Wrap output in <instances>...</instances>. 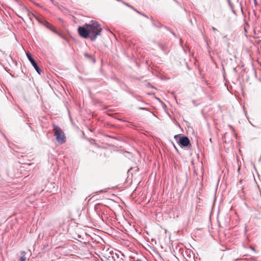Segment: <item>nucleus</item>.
<instances>
[{
	"label": "nucleus",
	"instance_id": "nucleus-1",
	"mask_svg": "<svg viewBox=\"0 0 261 261\" xmlns=\"http://www.w3.org/2000/svg\"><path fill=\"white\" fill-rule=\"evenodd\" d=\"M85 26L89 29L92 41L95 40L98 36L100 35L102 29L98 22L91 20L89 23H86Z\"/></svg>",
	"mask_w": 261,
	"mask_h": 261
},
{
	"label": "nucleus",
	"instance_id": "nucleus-2",
	"mask_svg": "<svg viewBox=\"0 0 261 261\" xmlns=\"http://www.w3.org/2000/svg\"><path fill=\"white\" fill-rule=\"evenodd\" d=\"M54 135L56 136L57 142L63 144L66 141V137L62 130L58 126L54 125L53 129Z\"/></svg>",
	"mask_w": 261,
	"mask_h": 261
},
{
	"label": "nucleus",
	"instance_id": "nucleus-3",
	"mask_svg": "<svg viewBox=\"0 0 261 261\" xmlns=\"http://www.w3.org/2000/svg\"><path fill=\"white\" fill-rule=\"evenodd\" d=\"M179 138L177 143L180 145L181 147H187L190 144L189 139L186 136L180 137L179 135H175L174 138L177 140V139Z\"/></svg>",
	"mask_w": 261,
	"mask_h": 261
},
{
	"label": "nucleus",
	"instance_id": "nucleus-4",
	"mask_svg": "<svg viewBox=\"0 0 261 261\" xmlns=\"http://www.w3.org/2000/svg\"><path fill=\"white\" fill-rule=\"evenodd\" d=\"M78 32L80 35L84 38H87L89 35H90L89 29L85 25L83 27H79Z\"/></svg>",
	"mask_w": 261,
	"mask_h": 261
},
{
	"label": "nucleus",
	"instance_id": "nucleus-5",
	"mask_svg": "<svg viewBox=\"0 0 261 261\" xmlns=\"http://www.w3.org/2000/svg\"><path fill=\"white\" fill-rule=\"evenodd\" d=\"M27 57L32 64V66L34 67V68L35 69V70L37 71V72L40 74L41 72V70L37 65L36 62L35 60L33 59V58L32 57L30 53H27Z\"/></svg>",
	"mask_w": 261,
	"mask_h": 261
},
{
	"label": "nucleus",
	"instance_id": "nucleus-6",
	"mask_svg": "<svg viewBox=\"0 0 261 261\" xmlns=\"http://www.w3.org/2000/svg\"><path fill=\"white\" fill-rule=\"evenodd\" d=\"M21 9H22V10L24 12H25L29 16H30L31 12L29 11V10H28V9L27 7H25L24 6H22Z\"/></svg>",
	"mask_w": 261,
	"mask_h": 261
},
{
	"label": "nucleus",
	"instance_id": "nucleus-7",
	"mask_svg": "<svg viewBox=\"0 0 261 261\" xmlns=\"http://www.w3.org/2000/svg\"><path fill=\"white\" fill-rule=\"evenodd\" d=\"M84 56L85 57H86V58H88L89 59H92L93 60V62H95V60L92 58L91 55H89V54H88L87 53H85Z\"/></svg>",
	"mask_w": 261,
	"mask_h": 261
},
{
	"label": "nucleus",
	"instance_id": "nucleus-8",
	"mask_svg": "<svg viewBox=\"0 0 261 261\" xmlns=\"http://www.w3.org/2000/svg\"><path fill=\"white\" fill-rule=\"evenodd\" d=\"M26 259V257L24 255H22L20 257L19 261H25Z\"/></svg>",
	"mask_w": 261,
	"mask_h": 261
},
{
	"label": "nucleus",
	"instance_id": "nucleus-9",
	"mask_svg": "<svg viewBox=\"0 0 261 261\" xmlns=\"http://www.w3.org/2000/svg\"><path fill=\"white\" fill-rule=\"evenodd\" d=\"M100 206V204L99 203H97L96 204L95 206H94V208L95 209V210L98 209V207Z\"/></svg>",
	"mask_w": 261,
	"mask_h": 261
},
{
	"label": "nucleus",
	"instance_id": "nucleus-10",
	"mask_svg": "<svg viewBox=\"0 0 261 261\" xmlns=\"http://www.w3.org/2000/svg\"><path fill=\"white\" fill-rule=\"evenodd\" d=\"M129 8H130L131 9H133L134 10H135V11H136L138 13H139L140 14H142L140 12L138 11L137 10H136L133 7H132V6H130V7H129Z\"/></svg>",
	"mask_w": 261,
	"mask_h": 261
},
{
	"label": "nucleus",
	"instance_id": "nucleus-11",
	"mask_svg": "<svg viewBox=\"0 0 261 261\" xmlns=\"http://www.w3.org/2000/svg\"><path fill=\"white\" fill-rule=\"evenodd\" d=\"M129 8H130L131 9H133L134 10H135V11H136L138 13H139L140 14H142L140 12L138 11L137 10H136L133 7H132V6H130V7H129Z\"/></svg>",
	"mask_w": 261,
	"mask_h": 261
},
{
	"label": "nucleus",
	"instance_id": "nucleus-12",
	"mask_svg": "<svg viewBox=\"0 0 261 261\" xmlns=\"http://www.w3.org/2000/svg\"><path fill=\"white\" fill-rule=\"evenodd\" d=\"M122 3L125 5V6H127V7H130V5H129L128 4L126 3H125L124 2H122Z\"/></svg>",
	"mask_w": 261,
	"mask_h": 261
},
{
	"label": "nucleus",
	"instance_id": "nucleus-13",
	"mask_svg": "<svg viewBox=\"0 0 261 261\" xmlns=\"http://www.w3.org/2000/svg\"><path fill=\"white\" fill-rule=\"evenodd\" d=\"M212 30L215 31V32H216L217 31V29L216 28H215V27H212Z\"/></svg>",
	"mask_w": 261,
	"mask_h": 261
},
{
	"label": "nucleus",
	"instance_id": "nucleus-14",
	"mask_svg": "<svg viewBox=\"0 0 261 261\" xmlns=\"http://www.w3.org/2000/svg\"><path fill=\"white\" fill-rule=\"evenodd\" d=\"M254 4L256 5L257 4V1L256 0H254Z\"/></svg>",
	"mask_w": 261,
	"mask_h": 261
},
{
	"label": "nucleus",
	"instance_id": "nucleus-15",
	"mask_svg": "<svg viewBox=\"0 0 261 261\" xmlns=\"http://www.w3.org/2000/svg\"><path fill=\"white\" fill-rule=\"evenodd\" d=\"M223 38H224V39H226V38H227V36H224L223 37Z\"/></svg>",
	"mask_w": 261,
	"mask_h": 261
},
{
	"label": "nucleus",
	"instance_id": "nucleus-16",
	"mask_svg": "<svg viewBox=\"0 0 261 261\" xmlns=\"http://www.w3.org/2000/svg\"><path fill=\"white\" fill-rule=\"evenodd\" d=\"M250 123L252 125V126H255L253 124H252V123L251 122H250Z\"/></svg>",
	"mask_w": 261,
	"mask_h": 261
},
{
	"label": "nucleus",
	"instance_id": "nucleus-17",
	"mask_svg": "<svg viewBox=\"0 0 261 261\" xmlns=\"http://www.w3.org/2000/svg\"><path fill=\"white\" fill-rule=\"evenodd\" d=\"M144 16L146 17H148L147 16H146V15H144V14H142Z\"/></svg>",
	"mask_w": 261,
	"mask_h": 261
},
{
	"label": "nucleus",
	"instance_id": "nucleus-18",
	"mask_svg": "<svg viewBox=\"0 0 261 261\" xmlns=\"http://www.w3.org/2000/svg\"><path fill=\"white\" fill-rule=\"evenodd\" d=\"M18 16H19V17H20V18H22V17H21V16L18 15Z\"/></svg>",
	"mask_w": 261,
	"mask_h": 261
},
{
	"label": "nucleus",
	"instance_id": "nucleus-19",
	"mask_svg": "<svg viewBox=\"0 0 261 261\" xmlns=\"http://www.w3.org/2000/svg\"><path fill=\"white\" fill-rule=\"evenodd\" d=\"M53 32H56V31L55 30H53Z\"/></svg>",
	"mask_w": 261,
	"mask_h": 261
},
{
	"label": "nucleus",
	"instance_id": "nucleus-20",
	"mask_svg": "<svg viewBox=\"0 0 261 261\" xmlns=\"http://www.w3.org/2000/svg\"><path fill=\"white\" fill-rule=\"evenodd\" d=\"M117 1H119V2H120L121 1L120 0H117Z\"/></svg>",
	"mask_w": 261,
	"mask_h": 261
}]
</instances>
